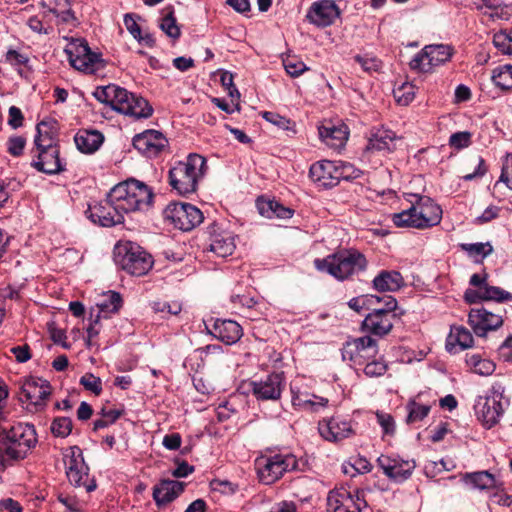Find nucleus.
<instances>
[{
	"instance_id": "c03bdc74",
	"label": "nucleus",
	"mask_w": 512,
	"mask_h": 512,
	"mask_svg": "<svg viewBox=\"0 0 512 512\" xmlns=\"http://www.w3.org/2000/svg\"><path fill=\"white\" fill-rule=\"evenodd\" d=\"M151 307L155 313L161 314L162 318H169V316H176L182 311V304L178 301H154Z\"/></svg>"
},
{
	"instance_id": "7ed1b4c3",
	"label": "nucleus",
	"mask_w": 512,
	"mask_h": 512,
	"mask_svg": "<svg viewBox=\"0 0 512 512\" xmlns=\"http://www.w3.org/2000/svg\"><path fill=\"white\" fill-rule=\"evenodd\" d=\"M93 96L113 110L135 119H146L153 113V108L146 99L116 84L96 87Z\"/></svg>"
},
{
	"instance_id": "13d9d810",
	"label": "nucleus",
	"mask_w": 512,
	"mask_h": 512,
	"mask_svg": "<svg viewBox=\"0 0 512 512\" xmlns=\"http://www.w3.org/2000/svg\"><path fill=\"white\" fill-rule=\"evenodd\" d=\"M382 298L376 295H362L359 297H354L349 300L348 306L355 310L356 312H360L362 309L368 306H372L375 303H381Z\"/></svg>"
},
{
	"instance_id": "6e6552de",
	"label": "nucleus",
	"mask_w": 512,
	"mask_h": 512,
	"mask_svg": "<svg viewBox=\"0 0 512 512\" xmlns=\"http://www.w3.org/2000/svg\"><path fill=\"white\" fill-rule=\"evenodd\" d=\"M113 259L117 267L138 277L146 275L154 264L152 256L131 241L118 242L113 249Z\"/></svg>"
},
{
	"instance_id": "a18cd8bd",
	"label": "nucleus",
	"mask_w": 512,
	"mask_h": 512,
	"mask_svg": "<svg viewBox=\"0 0 512 512\" xmlns=\"http://www.w3.org/2000/svg\"><path fill=\"white\" fill-rule=\"evenodd\" d=\"M430 406L410 401L407 404V423H414L423 420L430 412Z\"/></svg>"
},
{
	"instance_id": "473e14b6",
	"label": "nucleus",
	"mask_w": 512,
	"mask_h": 512,
	"mask_svg": "<svg viewBox=\"0 0 512 512\" xmlns=\"http://www.w3.org/2000/svg\"><path fill=\"white\" fill-rule=\"evenodd\" d=\"M474 338L471 332L463 326H451L446 339V350L449 353H457L473 346Z\"/></svg>"
},
{
	"instance_id": "79ce46f5",
	"label": "nucleus",
	"mask_w": 512,
	"mask_h": 512,
	"mask_svg": "<svg viewBox=\"0 0 512 512\" xmlns=\"http://www.w3.org/2000/svg\"><path fill=\"white\" fill-rule=\"evenodd\" d=\"M493 45L502 54L512 56V28L496 32L493 35Z\"/></svg>"
},
{
	"instance_id": "c9c22d12",
	"label": "nucleus",
	"mask_w": 512,
	"mask_h": 512,
	"mask_svg": "<svg viewBox=\"0 0 512 512\" xmlns=\"http://www.w3.org/2000/svg\"><path fill=\"white\" fill-rule=\"evenodd\" d=\"M76 147L85 154L97 151L104 141V136L97 130H80L74 137Z\"/></svg>"
},
{
	"instance_id": "8fccbe9b",
	"label": "nucleus",
	"mask_w": 512,
	"mask_h": 512,
	"mask_svg": "<svg viewBox=\"0 0 512 512\" xmlns=\"http://www.w3.org/2000/svg\"><path fill=\"white\" fill-rule=\"evenodd\" d=\"M494 83L503 88H512V65H504L493 72Z\"/></svg>"
},
{
	"instance_id": "f8f14e48",
	"label": "nucleus",
	"mask_w": 512,
	"mask_h": 512,
	"mask_svg": "<svg viewBox=\"0 0 512 512\" xmlns=\"http://www.w3.org/2000/svg\"><path fill=\"white\" fill-rule=\"evenodd\" d=\"M454 54V48L448 44L425 45L409 62L412 71L418 73L433 72L436 67L449 62Z\"/></svg>"
},
{
	"instance_id": "39448f33",
	"label": "nucleus",
	"mask_w": 512,
	"mask_h": 512,
	"mask_svg": "<svg viewBox=\"0 0 512 512\" xmlns=\"http://www.w3.org/2000/svg\"><path fill=\"white\" fill-rule=\"evenodd\" d=\"M314 264L317 270L325 271L337 280L343 281L364 271L367 267V260L356 249H344L323 259H316Z\"/></svg>"
},
{
	"instance_id": "e2e57ef3",
	"label": "nucleus",
	"mask_w": 512,
	"mask_h": 512,
	"mask_svg": "<svg viewBox=\"0 0 512 512\" xmlns=\"http://www.w3.org/2000/svg\"><path fill=\"white\" fill-rule=\"evenodd\" d=\"M80 384L83 385L86 390L94 393L95 395H99L102 392L101 379L92 373L83 375L80 378Z\"/></svg>"
},
{
	"instance_id": "e433bc0d",
	"label": "nucleus",
	"mask_w": 512,
	"mask_h": 512,
	"mask_svg": "<svg viewBox=\"0 0 512 512\" xmlns=\"http://www.w3.org/2000/svg\"><path fill=\"white\" fill-rule=\"evenodd\" d=\"M235 248V236L231 233L224 232L212 235L209 251L213 252L218 257L225 258L232 255Z\"/></svg>"
},
{
	"instance_id": "7c9ffc66",
	"label": "nucleus",
	"mask_w": 512,
	"mask_h": 512,
	"mask_svg": "<svg viewBox=\"0 0 512 512\" xmlns=\"http://www.w3.org/2000/svg\"><path fill=\"white\" fill-rule=\"evenodd\" d=\"M184 490V484L176 480H162L153 488V499L158 507L175 500Z\"/></svg>"
},
{
	"instance_id": "4468645a",
	"label": "nucleus",
	"mask_w": 512,
	"mask_h": 512,
	"mask_svg": "<svg viewBox=\"0 0 512 512\" xmlns=\"http://www.w3.org/2000/svg\"><path fill=\"white\" fill-rule=\"evenodd\" d=\"M378 353L377 341L370 336H362L346 342L342 349V358L350 361L355 369H360Z\"/></svg>"
},
{
	"instance_id": "49530a36",
	"label": "nucleus",
	"mask_w": 512,
	"mask_h": 512,
	"mask_svg": "<svg viewBox=\"0 0 512 512\" xmlns=\"http://www.w3.org/2000/svg\"><path fill=\"white\" fill-rule=\"evenodd\" d=\"M460 247L471 256H479L481 260L493 252V247L489 242L462 243Z\"/></svg>"
},
{
	"instance_id": "052dcab7",
	"label": "nucleus",
	"mask_w": 512,
	"mask_h": 512,
	"mask_svg": "<svg viewBox=\"0 0 512 512\" xmlns=\"http://www.w3.org/2000/svg\"><path fill=\"white\" fill-rule=\"evenodd\" d=\"M283 65L285 68V71L291 76V77H299L301 74H303L305 71H307L309 68L307 65L296 58H287L283 60Z\"/></svg>"
},
{
	"instance_id": "0eeeda50",
	"label": "nucleus",
	"mask_w": 512,
	"mask_h": 512,
	"mask_svg": "<svg viewBox=\"0 0 512 512\" xmlns=\"http://www.w3.org/2000/svg\"><path fill=\"white\" fill-rule=\"evenodd\" d=\"M205 168L206 159L199 154L191 153L185 161H178L169 170V184L180 195L194 193Z\"/></svg>"
},
{
	"instance_id": "09e8293b",
	"label": "nucleus",
	"mask_w": 512,
	"mask_h": 512,
	"mask_svg": "<svg viewBox=\"0 0 512 512\" xmlns=\"http://www.w3.org/2000/svg\"><path fill=\"white\" fill-rule=\"evenodd\" d=\"M354 60L361 66L363 71L367 73L378 72L382 68L381 60L369 53L358 54L354 57Z\"/></svg>"
},
{
	"instance_id": "680f3d73",
	"label": "nucleus",
	"mask_w": 512,
	"mask_h": 512,
	"mask_svg": "<svg viewBox=\"0 0 512 512\" xmlns=\"http://www.w3.org/2000/svg\"><path fill=\"white\" fill-rule=\"evenodd\" d=\"M472 134L469 131L453 133L449 138V145L457 150L467 148L471 144Z\"/></svg>"
},
{
	"instance_id": "de8ad7c7",
	"label": "nucleus",
	"mask_w": 512,
	"mask_h": 512,
	"mask_svg": "<svg viewBox=\"0 0 512 512\" xmlns=\"http://www.w3.org/2000/svg\"><path fill=\"white\" fill-rule=\"evenodd\" d=\"M336 167H337V184L341 180H352L355 178H358L362 171L358 168H356L353 164L343 161H336Z\"/></svg>"
},
{
	"instance_id": "ea45409f",
	"label": "nucleus",
	"mask_w": 512,
	"mask_h": 512,
	"mask_svg": "<svg viewBox=\"0 0 512 512\" xmlns=\"http://www.w3.org/2000/svg\"><path fill=\"white\" fill-rule=\"evenodd\" d=\"M122 297L118 292L108 291L104 294V298L97 304L100 316L106 317L108 314L116 313L121 308Z\"/></svg>"
},
{
	"instance_id": "c85d7f7f",
	"label": "nucleus",
	"mask_w": 512,
	"mask_h": 512,
	"mask_svg": "<svg viewBox=\"0 0 512 512\" xmlns=\"http://www.w3.org/2000/svg\"><path fill=\"white\" fill-rule=\"evenodd\" d=\"M290 390L292 405L297 409L318 412L328 404L327 398L301 391L296 385L291 384Z\"/></svg>"
},
{
	"instance_id": "a211bd4d",
	"label": "nucleus",
	"mask_w": 512,
	"mask_h": 512,
	"mask_svg": "<svg viewBox=\"0 0 512 512\" xmlns=\"http://www.w3.org/2000/svg\"><path fill=\"white\" fill-rule=\"evenodd\" d=\"M165 221L171 224H202L203 212L196 206L184 202H171L163 210Z\"/></svg>"
},
{
	"instance_id": "bf43d9fd",
	"label": "nucleus",
	"mask_w": 512,
	"mask_h": 512,
	"mask_svg": "<svg viewBox=\"0 0 512 512\" xmlns=\"http://www.w3.org/2000/svg\"><path fill=\"white\" fill-rule=\"evenodd\" d=\"M377 423L382 429L383 437L385 436H393L395 434V421L394 418L383 411L376 412Z\"/></svg>"
},
{
	"instance_id": "338daca9",
	"label": "nucleus",
	"mask_w": 512,
	"mask_h": 512,
	"mask_svg": "<svg viewBox=\"0 0 512 512\" xmlns=\"http://www.w3.org/2000/svg\"><path fill=\"white\" fill-rule=\"evenodd\" d=\"M23 120L22 111L16 106H11L8 110V125L12 129H17L23 125Z\"/></svg>"
},
{
	"instance_id": "37998d69",
	"label": "nucleus",
	"mask_w": 512,
	"mask_h": 512,
	"mask_svg": "<svg viewBox=\"0 0 512 512\" xmlns=\"http://www.w3.org/2000/svg\"><path fill=\"white\" fill-rule=\"evenodd\" d=\"M84 465L86 463L81 448L78 446L70 447L69 452L65 454L66 473L70 472L72 474L75 469L83 468Z\"/></svg>"
},
{
	"instance_id": "423d86ee",
	"label": "nucleus",
	"mask_w": 512,
	"mask_h": 512,
	"mask_svg": "<svg viewBox=\"0 0 512 512\" xmlns=\"http://www.w3.org/2000/svg\"><path fill=\"white\" fill-rule=\"evenodd\" d=\"M254 466L259 482L272 485L286 473L298 470L299 460L291 452L280 451L257 457Z\"/></svg>"
},
{
	"instance_id": "69168bd1",
	"label": "nucleus",
	"mask_w": 512,
	"mask_h": 512,
	"mask_svg": "<svg viewBox=\"0 0 512 512\" xmlns=\"http://www.w3.org/2000/svg\"><path fill=\"white\" fill-rule=\"evenodd\" d=\"M235 413L237 409L231 401H224L216 408L217 419L220 422L228 420Z\"/></svg>"
},
{
	"instance_id": "1a4fd4ad",
	"label": "nucleus",
	"mask_w": 512,
	"mask_h": 512,
	"mask_svg": "<svg viewBox=\"0 0 512 512\" xmlns=\"http://www.w3.org/2000/svg\"><path fill=\"white\" fill-rule=\"evenodd\" d=\"M509 403L505 388L501 384H495L486 396L477 398L474 411L482 425L490 429L500 421Z\"/></svg>"
},
{
	"instance_id": "bb28decb",
	"label": "nucleus",
	"mask_w": 512,
	"mask_h": 512,
	"mask_svg": "<svg viewBox=\"0 0 512 512\" xmlns=\"http://www.w3.org/2000/svg\"><path fill=\"white\" fill-rule=\"evenodd\" d=\"M397 140L398 138L394 131L385 127L373 128L368 139L366 150L391 153L396 149Z\"/></svg>"
},
{
	"instance_id": "f257e3e1",
	"label": "nucleus",
	"mask_w": 512,
	"mask_h": 512,
	"mask_svg": "<svg viewBox=\"0 0 512 512\" xmlns=\"http://www.w3.org/2000/svg\"><path fill=\"white\" fill-rule=\"evenodd\" d=\"M153 191L135 179L115 185L105 201L89 206L86 213L94 224H125L131 214L146 212L153 203Z\"/></svg>"
},
{
	"instance_id": "4c0bfd02",
	"label": "nucleus",
	"mask_w": 512,
	"mask_h": 512,
	"mask_svg": "<svg viewBox=\"0 0 512 512\" xmlns=\"http://www.w3.org/2000/svg\"><path fill=\"white\" fill-rule=\"evenodd\" d=\"M465 362L471 371L481 376L491 375L496 367L492 360L483 358L477 353H467Z\"/></svg>"
},
{
	"instance_id": "58836bf2",
	"label": "nucleus",
	"mask_w": 512,
	"mask_h": 512,
	"mask_svg": "<svg viewBox=\"0 0 512 512\" xmlns=\"http://www.w3.org/2000/svg\"><path fill=\"white\" fill-rule=\"evenodd\" d=\"M74 473L67 472L69 482L75 487H84L86 492H92L96 489V481L94 478L89 477V467L84 465L83 468H78L73 471Z\"/></svg>"
},
{
	"instance_id": "864d4df0",
	"label": "nucleus",
	"mask_w": 512,
	"mask_h": 512,
	"mask_svg": "<svg viewBox=\"0 0 512 512\" xmlns=\"http://www.w3.org/2000/svg\"><path fill=\"white\" fill-rule=\"evenodd\" d=\"M372 464L365 457L354 459L353 463L343 464V471L346 474L354 476L355 474H364L370 472Z\"/></svg>"
},
{
	"instance_id": "72a5a7b5",
	"label": "nucleus",
	"mask_w": 512,
	"mask_h": 512,
	"mask_svg": "<svg viewBox=\"0 0 512 512\" xmlns=\"http://www.w3.org/2000/svg\"><path fill=\"white\" fill-rule=\"evenodd\" d=\"M34 145L36 149H48L50 156H56V148L59 146L53 128L48 122L41 121L37 124Z\"/></svg>"
},
{
	"instance_id": "412c9836",
	"label": "nucleus",
	"mask_w": 512,
	"mask_h": 512,
	"mask_svg": "<svg viewBox=\"0 0 512 512\" xmlns=\"http://www.w3.org/2000/svg\"><path fill=\"white\" fill-rule=\"evenodd\" d=\"M204 324L210 335L226 345L235 344L243 334L241 326L234 320L210 318Z\"/></svg>"
},
{
	"instance_id": "2f4dec72",
	"label": "nucleus",
	"mask_w": 512,
	"mask_h": 512,
	"mask_svg": "<svg viewBox=\"0 0 512 512\" xmlns=\"http://www.w3.org/2000/svg\"><path fill=\"white\" fill-rule=\"evenodd\" d=\"M462 482L471 489L479 491H491L502 485L495 475L486 470L465 473L462 476Z\"/></svg>"
},
{
	"instance_id": "cd10ccee",
	"label": "nucleus",
	"mask_w": 512,
	"mask_h": 512,
	"mask_svg": "<svg viewBox=\"0 0 512 512\" xmlns=\"http://www.w3.org/2000/svg\"><path fill=\"white\" fill-rule=\"evenodd\" d=\"M31 166L39 172L55 175L65 170V163L60 159V149L56 148V156H50L48 149H36Z\"/></svg>"
},
{
	"instance_id": "f03ea898",
	"label": "nucleus",
	"mask_w": 512,
	"mask_h": 512,
	"mask_svg": "<svg viewBox=\"0 0 512 512\" xmlns=\"http://www.w3.org/2000/svg\"><path fill=\"white\" fill-rule=\"evenodd\" d=\"M37 442L35 427L29 423L19 422L0 431V469L24 459Z\"/></svg>"
},
{
	"instance_id": "ddd939ff",
	"label": "nucleus",
	"mask_w": 512,
	"mask_h": 512,
	"mask_svg": "<svg viewBox=\"0 0 512 512\" xmlns=\"http://www.w3.org/2000/svg\"><path fill=\"white\" fill-rule=\"evenodd\" d=\"M363 490H349L345 487L336 488L329 492L327 506L330 512H361L367 507Z\"/></svg>"
},
{
	"instance_id": "2eb2a0df",
	"label": "nucleus",
	"mask_w": 512,
	"mask_h": 512,
	"mask_svg": "<svg viewBox=\"0 0 512 512\" xmlns=\"http://www.w3.org/2000/svg\"><path fill=\"white\" fill-rule=\"evenodd\" d=\"M376 462L383 474L395 483H403L409 479L416 468L413 459H404L394 453L381 454Z\"/></svg>"
},
{
	"instance_id": "9b49d317",
	"label": "nucleus",
	"mask_w": 512,
	"mask_h": 512,
	"mask_svg": "<svg viewBox=\"0 0 512 512\" xmlns=\"http://www.w3.org/2000/svg\"><path fill=\"white\" fill-rule=\"evenodd\" d=\"M73 68L86 74H94L102 67L101 54L94 52L84 38H71L64 49Z\"/></svg>"
},
{
	"instance_id": "20e7f679",
	"label": "nucleus",
	"mask_w": 512,
	"mask_h": 512,
	"mask_svg": "<svg viewBox=\"0 0 512 512\" xmlns=\"http://www.w3.org/2000/svg\"><path fill=\"white\" fill-rule=\"evenodd\" d=\"M403 196L408 205L393 215V224H440L442 209L430 197L415 193Z\"/></svg>"
},
{
	"instance_id": "dca6fc26",
	"label": "nucleus",
	"mask_w": 512,
	"mask_h": 512,
	"mask_svg": "<svg viewBox=\"0 0 512 512\" xmlns=\"http://www.w3.org/2000/svg\"><path fill=\"white\" fill-rule=\"evenodd\" d=\"M252 394L258 401L278 402L286 387L283 372H273L251 382Z\"/></svg>"
},
{
	"instance_id": "3c124183",
	"label": "nucleus",
	"mask_w": 512,
	"mask_h": 512,
	"mask_svg": "<svg viewBox=\"0 0 512 512\" xmlns=\"http://www.w3.org/2000/svg\"><path fill=\"white\" fill-rule=\"evenodd\" d=\"M160 29L170 38L178 39L181 35L180 28L177 25L176 18L171 10L165 17L162 18L159 25Z\"/></svg>"
},
{
	"instance_id": "c756f323",
	"label": "nucleus",
	"mask_w": 512,
	"mask_h": 512,
	"mask_svg": "<svg viewBox=\"0 0 512 512\" xmlns=\"http://www.w3.org/2000/svg\"><path fill=\"white\" fill-rule=\"evenodd\" d=\"M256 208L259 214L268 219L288 220L294 215V210L283 205L279 200L258 197Z\"/></svg>"
},
{
	"instance_id": "5701e85b",
	"label": "nucleus",
	"mask_w": 512,
	"mask_h": 512,
	"mask_svg": "<svg viewBox=\"0 0 512 512\" xmlns=\"http://www.w3.org/2000/svg\"><path fill=\"white\" fill-rule=\"evenodd\" d=\"M340 16V10L334 0L314 2L307 11V20L317 27H328Z\"/></svg>"
},
{
	"instance_id": "a19ab883",
	"label": "nucleus",
	"mask_w": 512,
	"mask_h": 512,
	"mask_svg": "<svg viewBox=\"0 0 512 512\" xmlns=\"http://www.w3.org/2000/svg\"><path fill=\"white\" fill-rule=\"evenodd\" d=\"M261 115L267 122L286 131L288 136L296 134L295 123L289 118L272 111H264Z\"/></svg>"
},
{
	"instance_id": "a878e982",
	"label": "nucleus",
	"mask_w": 512,
	"mask_h": 512,
	"mask_svg": "<svg viewBox=\"0 0 512 512\" xmlns=\"http://www.w3.org/2000/svg\"><path fill=\"white\" fill-rule=\"evenodd\" d=\"M464 299L469 304H476L481 301L507 302L512 301V294L500 287L485 286L481 289H467Z\"/></svg>"
},
{
	"instance_id": "6e6d98bb",
	"label": "nucleus",
	"mask_w": 512,
	"mask_h": 512,
	"mask_svg": "<svg viewBox=\"0 0 512 512\" xmlns=\"http://www.w3.org/2000/svg\"><path fill=\"white\" fill-rule=\"evenodd\" d=\"M394 97L398 104L406 106L415 98V88L410 83H404L394 90Z\"/></svg>"
},
{
	"instance_id": "aec40b11",
	"label": "nucleus",
	"mask_w": 512,
	"mask_h": 512,
	"mask_svg": "<svg viewBox=\"0 0 512 512\" xmlns=\"http://www.w3.org/2000/svg\"><path fill=\"white\" fill-rule=\"evenodd\" d=\"M468 323L479 337H485L489 331L498 329L503 324L502 316L485 307L472 308L468 313Z\"/></svg>"
},
{
	"instance_id": "f704fd0d",
	"label": "nucleus",
	"mask_w": 512,
	"mask_h": 512,
	"mask_svg": "<svg viewBox=\"0 0 512 512\" xmlns=\"http://www.w3.org/2000/svg\"><path fill=\"white\" fill-rule=\"evenodd\" d=\"M373 288L379 292H395L404 286L400 272L382 270L372 281Z\"/></svg>"
},
{
	"instance_id": "5fc2aeb1",
	"label": "nucleus",
	"mask_w": 512,
	"mask_h": 512,
	"mask_svg": "<svg viewBox=\"0 0 512 512\" xmlns=\"http://www.w3.org/2000/svg\"><path fill=\"white\" fill-rule=\"evenodd\" d=\"M363 372L367 377H380L387 371V364L382 359H370L363 366Z\"/></svg>"
},
{
	"instance_id": "b1692460",
	"label": "nucleus",
	"mask_w": 512,
	"mask_h": 512,
	"mask_svg": "<svg viewBox=\"0 0 512 512\" xmlns=\"http://www.w3.org/2000/svg\"><path fill=\"white\" fill-rule=\"evenodd\" d=\"M311 180L320 188H332L337 184L336 161L321 160L311 165L309 169Z\"/></svg>"
},
{
	"instance_id": "6ab92c4d",
	"label": "nucleus",
	"mask_w": 512,
	"mask_h": 512,
	"mask_svg": "<svg viewBox=\"0 0 512 512\" xmlns=\"http://www.w3.org/2000/svg\"><path fill=\"white\" fill-rule=\"evenodd\" d=\"M134 148L147 158L157 157L168 147V140L158 130H145L133 138Z\"/></svg>"
},
{
	"instance_id": "4be33fe9",
	"label": "nucleus",
	"mask_w": 512,
	"mask_h": 512,
	"mask_svg": "<svg viewBox=\"0 0 512 512\" xmlns=\"http://www.w3.org/2000/svg\"><path fill=\"white\" fill-rule=\"evenodd\" d=\"M51 394V386L47 380L30 378L22 386V396L33 406L35 411H41L46 406V401Z\"/></svg>"
},
{
	"instance_id": "9d476101",
	"label": "nucleus",
	"mask_w": 512,
	"mask_h": 512,
	"mask_svg": "<svg viewBox=\"0 0 512 512\" xmlns=\"http://www.w3.org/2000/svg\"><path fill=\"white\" fill-rule=\"evenodd\" d=\"M382 302L384 305L372 309L362 322L364 331L379 337L387 335L393 328L394 320L403 314V311L397 312V300L393 296H384Z\"/></svg>"
},
{
	"instance_id": "f3484780",
	"label": "nucleus",
	"mask_w": 512,
	"mask_h": 512,
	"mask_svg": "<svg viewBox=\"0 0 512 512\" xmlns=\"http://www.w3.org/2000/svg\"><path fill=\"white\" fill-rule=\"evenodd\" d=\"M318 431L323 439L330 442H339L355 434L352 421L341 415L320 420Z\"/></svg>"
},
{
	"instance_id": "0e129e2a",
	"label": "nucleus",
	"mask_w": 512,
	"mask_h": 512,
	"mask_svg": "<svg viewBox=\"0 0 512 512\" xmlns=\"http://www.w3.org/2000/svg\"><path fill=\"white\" fill-rule=\"evenodd\" d=\"M26 145V139L22 136H11L7 141V151L14 157H19L23 154Z\"/></svg>"
},
{
	"instance_id": "4d7b16f0",
	"label": "nucleus",
	"mask_w": 512,
	"mask_h": 512,
	"mask_svg": "<svg viewBox=\"0 0 512 512\" xmlns=\"http://www.w3.org/2000/svg\"><path fill=\"white\" fill-rule=\"evenodd\" d=\"M72 431V420L68 417L55 418L51 424V432L56 437L65 438Z\"/></svg>"
},
{
	"instance_id": "603ef678",
	"label": "nucleus",
	"mask_w": 512,
	"mask_h": 512,
	"mask_svg": "<svg viewBox=\"0 0 512 512\" xmlns=\"http://www.w3.org/2000/svg\"><path fill=\"white\" fill-rule=\"evenodd\" d=\"M5 61L15 68L21 75V66L27 67L30 62V58L27 54L20 53L19 51L9 48L5 54Z\"/></svg>"
},
{
	"instance_id": "774afa93",
	"label": "nucleus",
	"mask_w": 512,
	"mask_h": 512,
	"mask_svg": "<svg viewBox=\"0 0 512 512\" xmlns=\"http://www.w3.org/2000/svg\"><path fill=\"white\" fill-rule=\"evenodd\" d=\"M499 357L505 362H512V335L508 336L498 348Z\"/></svg>"
},
{
	"instance_id": "393cba45",
	"label": "nucleus",
	"mask_w": 512,
	"mask_h": 512,
	"mask_svg": "<svg viewBox=\"0 0 512 512\" xmlns=\"http://www.w3.org/2000/svg\"><path fill=\"white\" fill-rule=\"evenodd\" d=\"M321 141L334 150H341L346 145L349 137V129L344 123H328L318 127Z\"/></svg>"
}]
</instances>
